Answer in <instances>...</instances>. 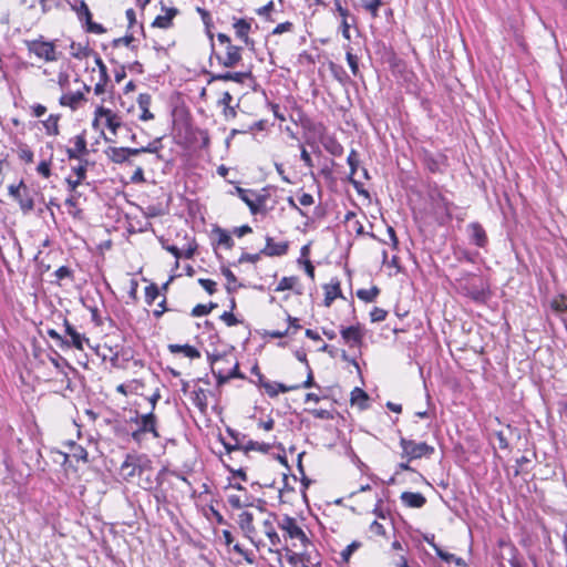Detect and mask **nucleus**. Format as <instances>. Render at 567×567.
Masks as SVG:
<instances>
[{
	"mask_svg": "<svg viewBox=\"0 0 567 567\" xmlns=\"http://www.w3.org/2000/svg\"><path fill=\"white\" fill-rule=\"evenodd\" d=\"M429 198L432 212L439 224L444 225L452 219V206L450 202L441 192L439 187H432L429 190Z\"/></svg>",
	"mask_w": 567,
	"mask_h": 567,
	"instance_id": "1",
	"label": "nucleus"
},
{
	"mask_svg": "<svg viewBox=\"0 0 567 567\" xmlns=\"http://www.w3.org/2000/svg\"><path fill=\"white\" fill-rule=\"evenodd\" d=\"M400 447L402 449L401 456L409 462L422 457H431L434 453V447L425 442H415L406 437H400Z\"/></svg>",
	"mask_w": 567,
	"mask_h": 567,
	"instance_id": "2",
	"label": "nucleus"
},
{
	"mask_svg": "<svg viewBox=\"0 0 567 567\" xmlns=\"http://www.w3.org/2000/svg\"><path fill=\"white\" fill-rule=\"evenodd\" d=\"M8 192L18 202L23 214H29L34 209L35 190L27 186L23 181H20L17 185L11 184L8 187Z\"/></svg>",
	"mask_w": 567,
	"mask_h": 567,
	"instance_id": "3",
	"label": "nucleus"
},
{
	"mask_svg": "<svg viewBox=\"0 0 567 567\" xmlns=\"http://www.w3.org/2000/svg\"><path fill=\"white\" fill-rule=\"evenodd\" d=\"M71 9L76 13L78 19L84 22L86 32L103 34L106 29L96 22L92 21V13L84 0H75L73 3L69 2Z\"/></svg>",
	"mask_w": 567,
	"mask_h": 567,
	"instance_id": "4",
	"label": "nucleus"
},
{
	"mask_svg": "<svg viewBox=\"0 0 567 567\" xmlns=\"http://www.w3.org/2000/svg\"><path fill=\"white\" fill-rule=\"evenodd\" d=\"M24 44L30 53L47 62L56 61L55 47L53 42L43 41L42 37L35 40H25Z\"/></svg>",
	"mask_w": 567,
	"mask_h": 567,
	"instance_id": "5",
	"label": "nucleus"
},
{
	"mask_svg": "<svg viewBox=\"0 0 567 567\" xmlns=\"http://www.w3.org/2000/svg\"><path fill=\"white\" fill-rule=\"evenodd\" d=\"M236 192L239 198L249 207L252 215L267 214L266 195H259L251 189H245L241 187H237Z\"/></svg>",
	"mask_w": 567,
	"mask_h": 567,
	"instance_id": "6",
	"label": "nucleus"
},
{
	"mask_svg": "<svg viewBox=\"0 0 567 567\" xmlns=\"http://www.w3.org/2000/svg\"><path fill=\"white\" fill-rule=\"evenodd\" d=\"M208 360H209L210 365H212V372H213L214 377L216 378L218 385H221V384L228 382L230 379H234V378H238V379H244L245 378L244 374H241L240 371H239L238 362H236L234 364L233 369L228 373H225L223 369H216L215 368V365L218 362L227 361L226 355L208 353Z\"/></svg>",
	"mask_w": 567,
	"mask_h": 567,
	"instance_id": "7",
	"label": "nucleus"
},
{
	"mask_svg": "<svg viewBox=\"0 0 567 567\" xmlns=\"http://www.w3.org/2000/svg\"><path fill=\"white\" fill-rule=\"evenodd\" d=\"M278 527L286 533V536L291 539H298L303 546H307L310 540L305 532L298 526L296 518L284 515L277 520Z\"/></svg>",
	"mask_w": 567,
	"mask_h": 567,
	"instance_id": "8",
	"label": "nucleus"
},
{
	"mask_svg": "<svg viewBox=\"0 0 567 567\" xmlns=\"http://www.w3.org/2000/svg\"><path fill=\"white\" fill-rule=\"evenodd\" d=\"M133 421L138 425V429L132 433L134 440L138 441L144 433H152L154 437H159L156 430L157 420L153 411L137 415Z\"/></svg>",
	"mask_w": 567,
	"mask_h": 567,
	"instance_id": "9",
	"label": "nucleus"
},
{
	"mask_svg": "<svg viewBox=\"0 0 567 567\" xmlns=\"http://www.w3.org/2000/svg\"><path fill=\"white\" fill-rule=\"evenodd\" d=\"M241 47L229 44L225 47V54L213 52L210 60L215 58L220 65L231 69L241 61Z\"/></svg>",
	"mask_w": 567,
	"mask_h": 567,
	"instance_id": "10",
	"label": "nucleus"
},
{
	"mask_svg": "<svg viewBox=\"0 0 567 567\" xmlns=\"http://www.w3.org/2000/svg\"><path fill=\"white\" fill-rule=\"evenodd\" d=\"M99 117H105L107 128L115 135L117 128L122 126L121 117L113 113L110 109L99 106L95 110V118L93 125H96Z\"/></svg>",
	"mask_w": 567,
	"mask_h": 567,
	"instance_id": "11",
	"label": "nucleus"
},
{
	"mask_svg": "<svg viewBox=\"0 0 567 567\" xmlns=\"http://www.w3.org/2000/svg\"><path fill=\"white\" fill-rule=\"evenodd\" d=\"M342 340L350 348L360 347L363 341V331L359 324L342 328L340 330Z\"/></svg>",
	"mask_w": 567,
	"mask_h": 567,
	"instance_id": "12",
	"label": "nucleus"
},
{
	"mask_svg": "<svg viewBox=\"0 0 567 567\" xmlns=\"http://www.w3.org/2000/svg\"><path fill=\"white\" fill-rule=\"evenodd\" d=\"M463 289L465 291V295L475 302H485V300L487 299L488 286L483 280H480V284H470L465 286Z\"/></svg>",
	"mask_w": 567,
	"mask_h": 567,
	"instance_id": "13",
	"label": "nucleus"
},
{
	"mask_svg": "<svg viewBox=\"0 0 567 567\" xmlns=\"http://www.w3.org/2000/svg\"><path fill=\"white\" fill-rule=\"evenodd\" d=\"M74 147L66 148L69 159H84L83 156L89 154L87 143L84 134L76 135L73 140Z\"/></svg>",
	"mask_w": 567,
	"mask_h": 567,
	"instance_id": "14",
	"label": "nucleus"
},
{
	"mask_svg": "<svg viewBox=\"0 0 567 567\" xmlns=\"http://www.w3.org/2000/svg\"><path fill=\"white\" fill-rule=\"evenodd\" d=\"M467 231L472 244L481 248L487 245L488 238L486 231L480 223L468 224Z\"/></svg>",
	"mask_w": 567,
	"mask_h": 567,
	"instance_id": "15",
	"label": "nucleus"
},
{
	"mask_svg": "<svg viewBox=\"0 0 567 567\" xmlns=\"http://www.w3.org/2000/svg\"><path fill=\"white\" fill-rule=\"evenodd\" d=\"M269 517L262 522V532L268 537L270 545L277 547L281 544V539L274 525L275 520H278V516L275 513H270Z\"/></svg>",
	"mask_w": 567,
	"mask_h": 567,
	"instance_id": "16",
	"label": "nucleus"
},
{
	"mask_svg": "<svg viewBox=\"0 0 567 567\" xmlns=\"http://www.w3.org/2000/svg\"><path fill=\"white\" fill-rule=\"evenodd\" d=\"M235 33L247 47L254 49L255 41L249 38L250 22L245 19H238L234 22Z\"/></svg>",
	"mask_w": 567,
	"mask_h": 567,
	"instance_id": "17",
	"label": "nucleus"
},
{
	"mask_svg": "<svg viewBox=\"0 0 567 567\" xmlns=\"http://www.w3.org/2000/svg\"><path fill=\"white\" fill-rule=\"evenodd\" d=\"M251 78V72H224V73H217V74H210V78L208 80L209 83L215 81H234L236 83H244L246 79Z\"/></svg>",
	"mask_w": 567,
	"mask_h": 567,
	"instance_id": "18",
	"label": "nucleus"
},
{
	"mask_svg": "<svg viewBox=\"0 0 567 567\" xmlns=\"http://www.w3.org/2000/svg\"><path fill=\"white\" fill-rule=\"evenodd\" d=\"M288 251V243H275L271 237H266V246L261 250V254L266 256H284Z\"/></svg>",
	"mask_w": 567,
	"mask_h": 567,
	"instance_id": "19",
	"label": "nucleus"
},
{
	"mask_svg": "<svg viewBox=\"0 0 567 567\" xmlns=\"http://www.w3.org/2000/svg\"><path fill=\"white\" fill-rule=\"evenodd\" d=\"M400 499L403 505L410 508H421L426 503L425 496L419 492H403L400 496Z\"/></svg>",
	"mask_w": 567,
	"mask_h": 567,
	"instance_id": "20",
	"label": "nucleus"
},
{
	"mask_svg": "<svg viewBox=\"0 0 567 567\" xmlns=\"http://www.w3.org/2000/svg\"><path fill=\"white\" fill-rule=\"evenodd\" d=\"M64 327L65 333L71 339L68 346H72L78 350H83V344L84 342H89V339L85 338V336L79 333L68 320H64Z\"/></svg>",
	"mask_w": 567,
	"mask_h": 567,
	"instance_id": "21",
	"label": "nucleus"
},
{
	"mask_svg": "<svg viewBox=\"0 0 567 567\" xmlns=\"http://www.w3.org/2000/svg\"><path fill=\"white\" fill-rule=\"evenodd\" d=\"M326 307H330L336 298L342 297L340 281L338 279L331 280L330 284L323 286Z\"/></svg>",
	"mask_w": 567,
	"mask_h": 567,
	"instance_id": "22",
	"label": "nucleus"
},
{
	"mask_svg": "<svg viewBox=\"0 0 567 567\" xmlns=\"http://www.w3.org/2000/svg\"><path fill=\"white\" fill-rule=\"evenodd\" d=\"M347 162L350 166V177H349L350 182L352 183V185L354 186V188L358 190L359 194H365L368 196V193L360 188L361 184L358 181L352 178V176L355 174L357 168L359 166V155H358L357 151L351 150L350 154L348 155Z\"/></svg>",
	"mask_w": 567,
	"mask_h": 567,
	"instance_id": "23",
	"label": "nucleus"
},
{
	"mask_svg": "<svg viewBox=\"0 0 567 567\" xmlns=\"http://www.w3.org/2000/svg\"><path fill=\"white\" fill-rule=\"evenodd\" d=\"M264 389L269 396L274 398L277 396L279 392L286 393L289 391L298 390L300 389V385H286L279 382H270L264 383Z\"/></svg>",
	"mask_w": 567,
	"mask_h": 567,
	"instance_id": "24",
	"label": "nucleus"
},
{
	"mask_svg": "<svg viewBox=\"0 0 567 567\" xmlns=\"http://www.w3.org/2000/svg\"><path fill=\"white\" fill-rule=\"evenodd\" d=\"M178 13L176 8H168L164 16H157L152 25L161 29H167L172 25L173 18Z\"/></svg>",
	"mask_w": 567,
	"mask_h": 567,
	"instance_id": "25",
	"label": "nucleus"
},
{
	"mask_svg": "<svg viewBox=\"0 0 567 567\" xmlns=\"http://www.w3.org/2000/svg\"><path fill=\"white\" fill-rule=\"evenodd\" d=\"M168 350L171 353L183 352L186 357L190 359L200 358V352L195 347L189 344H169Z\"/></svg>",
	"mask_w": 567,
	"mask_h": 567,
	"instance_id": "26",
	"label": "nucleus"
},
{
	"mask_svg": "<svg viewBox=\"0 0 567 567\" xmlns=\"http://www.w3.org/2000/svg\"><path fill=\"white\" fill-rule=\"evenodd\" d=\"M105 154L115 164H123L128 161L125 147L110 146L105 150Z\"/></svg>",
	"mask_w": 567,
	"mask_h": 567,
	"instance_id": "27",
	"label": "nucleus"
},
{
	"mask_svg": "<svg viewBox=\"0 0 567 567\" xmlns=\"http://www.w3.org/2000/svg\"><path fill=\"white\" fill-rule=\"evenodd\" d=\"M84 100V95L82 92L63 94L60 97V104L63 106H70L75 110L81 101Z\"/></svg>",
	"mask_w": 567,
	"mask_h": 567,
	"instance_id": "28",
	"label": "nucleus"
},
{
	"mask_svg": "<svg viewBox=\"0 0 567 567\" xmlns=\"http://www.w3.org/2000/svg\"><path fill=\"white\" fill-rule=\"evenodd\" d=\"M244 446V457L249 458V452L250 451H259L261 453H268L271 449V445L269 443H259L252 440L247 441L246 444H243Z\"/></svg>",
	"mask_w": 567,
	"mask_h": 567,
	"instance_id": "29",
	"label": "nucleus"
},
{
	"mask_svg": "<svg viewBox=\"0 0 567 567\" xmlns=\"http://www.w3.org/2000/svg\"><path fill=\"white\" fill-rule=\"evenodd\" d=\"M238 524L243 532H245L247 535H250L251 533L255 532L254 516L249 512H243L241 514H239Z\"/></svg>",
	"mask_w": 567,
	"mask_h": 567,
	"instance_id": "30",
	"label": "nucleus"
},
{
	"mask_svg": "<svg viewBox=\"0 0 567 567\" xmlns=\"http://www.w3.org/2000/svg\"><path fill=\"white\" fill-rule=\"evenodd\" d=\"M192 402L196 405L200 412H205L207 409V396L205 390L198 388L192 392Z\"/></svg>",
	"mask_w": 567,
	"mask_h": 567,
	"instance_id": "31",
	"label": "nucleus"
},
{
	"mask_svg": "<svg viewBox=\"0 0 567 567\" xmlns=\"http://www.w3.org/2000/svg\"><path fill=\"white\" fill-rule=\"evenodd\" d=\"M59 121H60V115H58V114H51V115H49V117L45 121H42V124H43L48 135H54V136L59 135V133H60Z\"/></svg>",
	"mask_w": 567,
	"mask_h": 567,
	"instance_id": "32",
	"label": "nucleus"
},
{
	"mask_svg": "<svg viewBox=\"0 0 567 567\" xmlns=\"http://www.w3.org/2000/svg\"><path fill=\"white\" fill-rule=\"evenodd\" d=\"M220 442L226 450V456L228 457V461L235 460L234 454H240L241 456H244L243 444H235V443L226 442L224 439H220Z\"/></svg>",
	"mask_w": 567,
	"mask_h": 567,
	"instance_id": "33",
	"label": "nucleus"
},
{
	"mask_svg": "<svg viewBox=\"0 0 567 567\" xmlns=\"http://www.w3.org/2000/svg\"><path fill=\"white\" fill-rule=\"evenodd\" d=\"M346 59L349 64V68L354 76L359 75V59L355 54L352 53V48L350 45H346Z\"/></svg>",
	"mask_w": 567,
	"mask_h": 567,
	"instance_id": "34",
	"label": "nucleus"
},
{
	"mask_svg": "<svg viewBox=\"0 0 567 567\" xmlns=\"http://www.w3.org/2000/svg\"><path fill=\"white\" fill-rule=\"evenodd\" d=\"M380 293V290L378 287H372L370 289H359L357 291V296L359 299L365 301V302H372Z\"/></svg>",
	"mask_w": 567,
	"mask_h": 567,
	"instance_id": "35",
	"label": "nucleus"
},
{
	"mask_svg": "<svg viewBox=\"0 0 567 567\" xmlns=\"http://www.w3.org/2000/svg\"><path fill=\"white\" fill-rule=\"evenodd\" d=\"M362 546L361 542L353 540L351 544H349L340 554L341 556V563L347 564L350 560L351 555L359 549Z\"/></svg>",
	"mask_w": 567,
	"mask_h": 567,
	"instance_id": "36",
	"label": "nucleus"
},
{
	"mask_svg": "<svg viewBox=\"0 0 567 567\" xmlns=\"http://www.w3.org/2000/svg\"><path fill=\"white\" fill-rule=\"evenodd\" d=\"M87 166V159H79V163L76 165H73L71 167V171L76 175V178L84 181L86 178Z\"/></svg>",
	"mask_w": 567,
	"mask_h": 567,
	"instance_id": "37",
	"label": "nucleus"
},
{
	"mask_svg": "<svg viewBox=\"0 0 567 567\" xmlns=\"http://www.w3.org/2000/svg\"><path fill=\"white\" fill-rule=\"evenodd\" d=\"M228 503L233 508L236 509L254 505L252 501L249 497H247L245 501H241V498L238 495H229Z\"/></svg>",
	"mask_w": 567,
	"mask_h": 567,
	"instance_id": "38",
	"label": "nucleus"
},
{
	"mask_svg": "<svg viewBox=\"0 0 567 567\" xmlns=\"http://www.w3.org/2000/svg\"><path fill=\"white\" fill-rule=\"evenodd\" d=\"M298 281L297 277H282L279 284L277 285L275 291H285L293 289L296 282Z\"/></svg>",
	"mask_w": 567,
	"mask_h": 567,
	"instance_id": "39",
	"label": "nucleus"
},
{
	"mask_svg": "<svg viewBox=\"0 0 567 567\" xmlns=\"http://www.w3.org/2000/svg\"><path fill=\"white\" fill-rule=\"evenodd\" d=\"M159 295V288L156 284H151L145 288V302L151 306Z\"/></svg>",
	"mask_w": 567,
	"mask_h": 567,
	"instance_id": "40",
	"label": "nucleus"
},
{
	"mask_svg": "<svg viewBox=\"0 0 567 567\" xmlns=\"http://www.w3.org/2000/svg\"><path fill=\"white\" fill-rule=\"evenodd\" d=\"M285 549L287 551L286 559L291 566L298 567L299 565H301L302 559H305V555L302 553H300V554L293 553L290 549H288L287 547Z\"/></svg>",
	"mask_w": 567,
	"mask_h": 567,
	"instance_id": "41",
	"label": "nucleus"
},
{
	"mask_svg": "<svg viewBox=\"0 0 567 567\" xmlns=\"http://www.w3.org/2000/svg\"><path fill=\"white\" fill-rule=\"evenodd\" d=\"M334 10L339 13L341 20H351L352 23H355V17L347 8H343L339 0H334Z\"/></svg>",
	"mask_w": 567,
	"mask_h": 567,
	"instance_id": "42",
	"label": "nucleus"
},
{
	"mask_svg": "<svg viewBox=\"0 0 567 567\" xmlns=\"http://www.w3.org/2000/svg\"><path fill=\"white\" fill-rule=\"evenodd\" d=\"M305 555V559L301 561L302 567H320L321 560L318 558V555L316 557H312V555L308 551L302 553Z\"/></svg>",
	"mask_w": 567,
	"mask_h": 567,
	"instance_id": "43",
	"label": "nucleus"
},
{
	"mask_svg": "<svg viewBox=\"0 0 567 567\" xmlns=\"http://www.w3.org/2000/svg\"><path fill=\"white\" fill-rule=\"evenodd\" d=\"M217 234L219 245L225 246L226 248H231L234 246V240L226 230L218 229Z\"/></svg>",
	"mask_w": 567,
	"mask_h": 567,
	"instance_id": "44",
	"label": "nucleus"
},
{
	"mask_svg": "<svg viewBox=\"0 0 567 567\" xmlns=\"http://www.w3.org/2000/svg\"><path fill=\"white\" fill-rule=\"evenodd\" d=\"M71 447H72V456L74 458H76L78 461L79 460L87 461V452L83 446L78 445L73 442V443H71Z\"/></svg>",
	"mask_w": 567,
	"mask_h": 567,
	"instance_id": "45",
	"label": "nucleus"
},
{
	"mask_svg": "<svg viewBox=\"0 0 567 567\" xmlns=\"http://www.w3.org/2000/svg\"><path fill=\"white\" fill-rule=\"evenodd\" d=\"M382 3V0H364L363 8L369 11L373 17L378 16V10Z\"/></svg>",
	"mask_w": 567,
	"mask_h": 567,
	"instance_id": "46",
	"label": "nucleus"
},
{
	"mask_svg": "<svg viewBox=\"0 0 567 567\" xmlns=\"http://www.w3.org/2000/svg\"><path fill=\"white\" fill-rule=\"evenodd\" d=\"M198 284L209 293L214 295L217 291V284L212 279L199 278Z\"/></svg>",
	"mask_w": 567,
	"mask_h": 567,
	"instance_id": "47",
	"label": "nucleus"
},
{
	"mask_svg": "<svg viewBox=\"0 0 567 567\" xmlns=\"http://www.w3.org/2000/svg\"><path fill=\"white\" fill-rule=\"evenodd\" d=\"M386 315H388L386 310L379 308V307H374L372 309V311L370 312L371 321L372 322L383 321V320H385Z\"/></svg>",
	"mask_w": 567,
	"mask_h": 567,
	"instance_id": "48",
	"label": "nucleus"
},
{
	"mask_svg": "<svg viewBox=\"0 0 567 567\" xmlns=\"http://www.w3.org/2000/svg\"><path fill=\"white\" fill-rule=\"evenodd\" d=\"M18 156L25 163H32L34 157L33 152L28 146L20 147L18 151Z\"/></svg>",
	"mask_w": 567,
	"mask_h": 567,
	"instance_id": "49",
	"label": "nucleus"
},
{
	"mask_svg": "<svg viewBox=\"0 0 567 567\" xmlns=\"http://www.w3.org/2000/svg\"><path fill=\"white\" fill-rule=\"evenodd\" d=\"M162 147H163L162 138H155L153 142L148 143V145L143 146V151H144V153L158 154V152Z\"/></svg>",
	"mask_w": 567,
	"mask_h": 567,
	"instance_id": "50",
	"label": "nucleus"
},
{
	"mask_svg": "<svg viewBox=\"0 0 567 567\" xmlns=\"http://www.w3.org/2000/svg\"><path fill=\"white\" fill-rule=\"evenodd\" d=\"M368 400V394L360 388H354L351 392V402L358 403L360 401L365 402Z\"/></svg>",
	"mask_w": 567,
	"mask_h": 567,
	"instance_id": "51",
	"label": "nucleus"
},
{
	"mask_svg": "<svg viewBox=\"0 0 567 567\" xmlns=\"http://www.w3.org/2000/svg\"><path fill=\"white\" fill-rule=\"evenodd\" d=\"M308 412L320 420H331L333 417L330 411L323 409H312L308 410Z\"/></svg>",
	"mask_w": 567,
	"mask_h": 567,
	"instance_id": "52",
	"label": "nucleus"
},
{
	"mask_svg": "<svg viewBox=\"0 0 567 567\" xmlns=\"http://www.w3.org/2000/svg\"><path fill=\"white\" fill-rule=\"evenodd\" d=\"M441 559L446 563H454L456 566H465V561L463 558L456 557L454 554H450L447 551L441 555Z\"/></svg>",
	"mask_w": 567,
	"mask_h": 567,
	"instance_id": "53",
	"label": "nucleus"
},
{
	"mask_svg": "<svg viewBox=\"0 0 567 567\" xmlns=\"http://www.w3.org/2000/svg\"><path fill=\"white\" fill-rule=\"evenodd\" d=\"M54 275H55L58 280H62V279H65V278H70V279L73 278L72 270L69 267H66V266H61L60 268H58L55 270Z\"/></svg>",
	"mask_w": 567,
	"mask_h": 567,
	"instance_id": "54",
	"label": "nucleus"
},
{
	"mask_svg": "<svg viewBox=\"0 0 567 567\" xmlns=\"http://www.w3.org/2000/svg\"><path fill=\"white\" fill-rule=\"evenodd\" d=\"M223 275L225 276V278L227 279L228 281V285L226 287L227 291L229 293L234 292L236 290V288H231L230 287V284H235L237 281V278L236 276L234 275V272L231 270H229L228 268H224L223 269Z\"/></svg>",
	"mask_w": 567,
	"mask_h": 567,
	"instance_id": "55",
	"label": "nucleus"
},
{
	"mask_svg": "<svg viewBox=\"0 0 567 567\" xmlns=\"http://www.w3.org/2000/svg\"><path fill=\"white\" fill-rule=\"evenodd\" d=\"M370 533L375 535V536H385V528L384 526L379 523L378 520H373L371 524H370Z\"/></svg>",
	"mask_w": 567,
	"mask_h": 567,
	"instance_id": "56",
	"label": "nucleus"
},
{
	"mask_svg": "<svg viewBox=\"0 0 567 567\" xmlns=\"http://www.w3.org/2000/svg\"><path fill=\"white\" fill-rule=\"evenodd\" d=\"M95 64L99 68L101 80H104V83H107V81L110 79L109 74H107V69H106V65L104 64V62L102 61V59L100 56H97L95 59Z\"/></svg>",
	"mask_w": 567,
	"mask_h": 567,
	"instance_id": "57",
	"label": "nucleus"
},
{
	"mask_svg": "<svg viewBox=\"0 0 567 567\" xmlns=\"http://www.w3.org/2000/svg\"><path fill=\"white\" fill-rule=\"evenodd\" d=\"M223 463L224 465L226 466V468L231 472L234 475L238 476L241 481L246 482L247 481V474L245 472V470L243 467H239V468H234L231 465H229L228 463H226L225 460H223Z\"/></svg>",
	"mask_w": 567,
	"mask_h": 567,
	"instance_id": "58",
	"label": "nucleus"
},
{
	"mask_svg": "<svg viewBox=\"0 0 567 567\" xmlns=\"http://www.w3.org/2000/svg\"><path fill=\"white\" fill-rule=\"evenodd\" d=\"M220 320H223L228 327H233L239 323V321L231 311H225L220 316Z\"/></svg>",
	"mask_w": 567,
	"mask_h": 567,
	"instance_id": "59",
	"label": "nucleus"
},
{
	"mask_svg": "<svg viewBox=\"0 0 567 567\" xmlns=\"http://www.w3.org/2000/svg\"><path fill=\"white\" fill-rule=\"evenodd\" d=\"M293 28V24L289 21H286V22H282V23H279L274 30H272V34H281V33H285V32H290Z\"/></svg>",
	"mask_w": 567,
	"mask_h": 567,
	"instance_id": "60",
	"label": "nucleus"
},
{
	"mask_svg": "<svg viewBox=\"0 0 567 567\" xmlns=\"http://www.w3.org/2000/svg\"><path fill=\"white\" fill-rule=\"evenodd\" d=\"M354 23H352L351 20H341V23H340V28H341V32H342V37L346 39V40H350L351 39V35H350V28L351 25H353Z\"/></svg>",
	"mask_w": 567,
	"mask_h": 567,
	"instance_id": "61",
	"label": "nucleus"
},
{
	"mask_svg": "<svg viewBox=\"0 0 567 567\" xmlns=\"http://www.w3.org/2000/svg\"><path fill=\"white\" fill-rule=\"evenodd\" d=\"M37 172L45 178L50 177V175H51L50 163L47 161L40 162L37 167Z\"/></svg>",
	"mask_w": 567,
	"mask_h": 567,
	"instance_id": "62",
	"label": "nucleus"
},
{
	"mask_svg": "<svg viewBox=\"0 0 567 567\" xmlns=\"http://www.w3.org/2000/svg\"><path fill=\"white\" fill-rule=\"evenodd\" d=\"M152 102V96L148 93H141L137 97V103L140 109L150 107Z\"/></svg>",
	"mask_w": 567,
	"mask_h": 567,
	"instance_id": "63",
	"label": "nucleus"
},
{
	"mask_svg": "<svg viewBox=\"0 0 567 567\" xmlns=\"http://www.w3.org/2000/svg\"><path fill=\"white\" fill-rule=\"evenodd\" d=\"M209 315L206 308V305L198 303L196 305L190 312L193 317H203Z\"/></svg>",
	"mask_w": 567,
	"mask_h": 567,
	"instance_id": "64",
	"label": "nucleus"
}]
</instances>
